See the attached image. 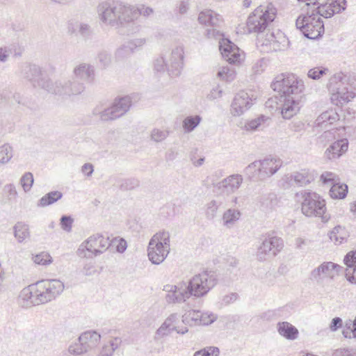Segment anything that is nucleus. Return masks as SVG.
I'll list each match as a JSON object with an SVG mask.
<instances>
[{
  "instance_id": "obj_1",
  "label": "nucleus",
  "mask_w": 356,
  "mask_h": 356,
  "mask_svg": "<svg viewBox=\"0 0 356 356\" xmlns=\"http://www.w3.org/2000/svg\"><path fill=\"white\" fill-rule=\"evenodd\" d=\"M273 90L284 99L281 113L284 119H291L298 113L303 99V81L295 74H280L271 83Z\"/></svg>"
},
{
  "instance_id": "obj_2",
  "label": "nucleus",
  "mask_w": 356,
  "mask_h": 356,
  "mask_svg": "<svg viewBox=\"0 0 356 356\" xmlns=\"http://www.w3.org/2000/svg\"><path fill=\"white\" fill-rule=\"evenodd\" d=\"M137 13L136 6L120 1H103L97 6L99 22L115 29L127 27Z\"/></svg>"
},
{
  "instance_id": "obj_3",
  "label": "nucleus",
  "mask_w": 356,
  "mask_h": 356,
  "mask_svg": "<svg viewBox=\"0 0 356 356\" xmlns=\"http://www.w3.org/2000/svg\"><path fill=\"white\" fill-rule=\"evenodd\" d=\"M243 179L242 175L234 174L217 183H212L214 198L205 205V216L209 220H213L220 207L227 206L229 196L237 191Z\"/></svg>"
},
{
  "instance_id": "obj_4",
  "label": "nucleus",
  "mask_w": 356,
  "mask_h": 356,
  "mask_svg": "<svg viewBox=\"0 0 356 356\" xmlns=\"http://www.w3.org/2000/svg\"><path fill=\"white\" fill-rule=\"evenodd\" d=\"M64 289L59 280H42L29 286L25 296L34 305L44 304L55 299Z\"/></svg>"
},
{
  "instance_id": "obj_5",
  "label": "nucleus",
  "mask_w": 356,
  "mask_h": 356,
  "mask_svg": "<svg viewBox=\"0 0 356 356\" xmlns=\"http://www.w3.org/2000/svg\"><path fill=\"white\" fill-rule=\"evenodd\" d=\"M170 233L166 231L156 233L150 239L147 247L149 261L156 265L161 264L170 252Z\"/></svg>"
},
{
  "instance_id": "obj_6",
  "label": "nucleus",
  "mask_w": 356,
  "mask_h": 356,
  "mask_svg": "<svg viewBox=\"0 0 356 356\" xmlns=\"http://www.w3.org/2000/svg\"><path fill=\"white\" fill-rule=\"evenodd\" d=\"M216 274L213 271H204L185 282L189 296L201 298L208 293L217 284Z\"/></svg>"
},
{
  "instance_id": "obj_7",
  "label": "nucleus",
  "mask_w": 356,
  "mask_h": 356,
  "mask_svg": "<svg viewBox=\"0 0 356 356\" xmlns=\"http://www.w3.org/2000/svg\"><path fill=\"white\" fill-rule=\"evenodd\" d=\"M84 89L85 87L83 83L74 79L60 78L53 81L50 78H48L43 90L49 93L64 98L72 95H78Z\"/></svg>"
},
{
  "instance_id": "obj_8",
  "label": "nucleus",
  "mask_w": 356,
  "mask_h": 356,
  "mask_svg": "<svg viewBox=\"0 0 356 356\" xmlns=\"http://www.w3.org/2000/svg\"><path fill=\"white\" fill-rule=\"evenodd\" d=\"M184 47L177 46L174 48L168 60L163 56L154 60V67L158 72H163L165 69L171 76H178L184 66Z\"/></svg>"
},
{
  "instance_id": "obj_9",
  "label": "nucleus",
  "mask_w": 356,
  "mask_h": 356,
  "mask_svg": "<svg viewBox=\"0 0 356 356\" xmlns=\"http://www.w3.org/2000/svg\"><path fill=\"white\" fill-rule=\"evenodd\" d=\"M346 74L337 73L332 76L327 84L332 102L336 104H344L354 98L353 92L348 90Z\"/></svg>"
},
{
  "instance_id": "obj_10",
  "label": "nucleus",
  "mask_w": 356,
  "mask_h": 356,
  "mask_svg": "<svg viewBox=\"0 0 356 356\" xmlns=\"http://www.w3.org/2000/svg\"><path fill=\"white\" fill-rule=\"evenodd\" d=\"M111 244V242L108 236L95 234L79 245L76 254L81 258H92L104 252Z\"/></svg>"
},
{
  "instance_id": "obj_11",
  "label": "nucleus",
  "mask_w": 356,
  "mask_h": 356,
  "mask_svg": "<svg viewBox=\"0 0 356 356\" xmlns=\"http://www.w3.org/2000/svg\"><path fill=\"white\" fill-rule=\"evenodd\" d=\"M275 9L272 6L257 7L248 17L247 29L249 33H261L275 17Z\"/></svg>"
},
{
  "instance_id": "obj_12",
  "label": "nucleus",
  "mask_w": 356,
  "mask_h": 356,
  "mask_svg": "<svg viewBox=\"0 0 356 356\" xmlns=\"http://www.w3.org/2000/svg\"><path fill=\"white\" fill-rule=\"evenodd\" d=\"M302 213L307 217H319L323 222H327L330 216L325 213V200L316 193L305 192L302 195L301 204Z\"/></svg>"
},
{
  "instance_id": "obj_13",
  "label": "nucleus",
  "mask_w": 356,
  "mask_h": 356,
  "mask_svg": "<svg viewBox=\"0 0 356 356\" xmlns=\"http://www.w3.org/2000/svg\"><path fill=\"white\" fill-rule=\"evenodd\" d=\"M296 26L309 39H316L324 32L323 22L320 17L315 16L314 11L307 15L299 16Z\"/></svg>"
},
{
  "instance_id": "obj_14",
  "label": "nucleus",
  "mask_w": 356,
  "mask_h": 356,
  "mask_svg": "<svg viewBox=\"0 0 356 356\" xmlns=\"http://www.w3.org/2000/svg\"><path fill=\"white\" fill-rule=\"evenodd\" d=\"M17 73L20 78L30 82L34 88L42 89H44L49 78L40 66L29 63L21 64Z\"/></svg>"
},
{
  "instance_id": "obj_15",
  "label": "nucleus",
  "mask_w": 356,
  "mask_h": 356,
  "mask_svg": "<svg viewBox=\"0 0 356 356\" xmlns=\"http://www.w3.org/2000/svg\"><path fill=\"white\" fill-rule=\"evenodd\" d=\"M131 106V98L128 96L116 98L112 105L102 111L97 113L95 109L94 114L99 115L103 121L113 120L124 115Z\"/></svg>"
},
{
  "instance_id": "obj_16",
  "label": "nucleus",
  "mask_w": 356,
  "mask_h": 356,
  "mask_svg": "<svg viewBox=\"0 0 356 356\" xmlns=\"http://www.w3.org/2000/svg\"><path fill=\"white\" fill-rule=\"evenodd\" d=\"M100 339V334L96 331H86L79 337V343L70 346V351L76 355L86 353L97 347Z\"/></svg>"
},
{
  "instance_id": "obj_17",
  "label": "nucleus",
  "mask_w": 356,
  "mask_h": 356,
  "mask_svg": "<svg viewBox=\"0 0 356 356\" xmlns=\"http://www.w3.org/2000/svg\"><path fill=\"white\" fill-rule=\"evenodd\" d=\"M198 21L200 24L211 26L213 28L207 30V35L209 38H215L221 40L222 33L217 30V27L220 26L222 19L218 14L214 13L211 10H205L199 14Z\"/></svg>"
},
{
  "instance_id": "obj_18",
  "label": "nucleus",
  "mask_w": 356,
  "mask_h": 356,
  "mask_svg": "<svg viewBox=\"0 0 356 356\" xmlns=\"http://www.w3.org/2000/svg\"><path fill=\"white\" fill-rule=\"evenodd\" d=\"M284 247L283 240L277 236L265 238L259 247L257 257L260 261H266L272 254L276 255Z\"/></svg>"
},
{
  "instance_id": "obj_19",
  "label": "nucleus",
  "mask_w": 356,
  "mask_h": 356,
  "mask_svg": "<svg viewBox=\"0 0 356 356\" xmlns=\"http://www.w3.org/2000/svg\"><path fill=\"white\" fill-rule=\"evenodd\" d=\"M261 46L266 47L267 51H284L287 49L289 41L286 35L281 31H277L276 33L274 32L268 33L264 40L260 41Z\"/></svg>"
},
{
  "instance_id": "obj_20",
  "label": "nucleus",
  "mask_w": 356,
  "mask_h": 356,
  "mask_svg": "<svg viewBox=\"0 0 356 356\" xmlns=\"http://www.w3.org/2000/svg\"><path fill=\"white\" fill-rule=\"evenodd\" d=\"M342 269L343 267L333 262H323L318 267L312 270L310 279L320 283L325 277L333 279L339 274Z\"/></svg>"
},
{
  "instance_id": "obj_21",
  "label": "nucleus",
  "mask_w": 356,
  "mask_h": 356,
  "mask_svg": "<svg viewBox=\"0 0 356 356\" xmlns=\"http://www.w3.org/2000/svg\"><path fill=\"white\" fill-rule=\"evenodd\" d=\"M163 291L166 292L165 300L169 304L184 302L190 298L185 282H181L177 285H165Z\"/></svg>"
},
{
  "instance_id": "obj_22",
  "label": "nucleus",
  "mask_w": 356,
  "mask_h": 356,
  "mask_svg": "<svg viewBox=\"0 0 356 356\" xmlns=\"http://www.w3.org/2000/svg\"><path fill=\"white\" fill-rule=\"evenodd\" d=\"M219 49L222 57L229 63H238L243 60V52L228 39L221 38Z\"/></svg>"
},
{
  "instance_id": "obj_23",
  "label": "nucleus",
  "mask_w": 356,
  "mask_h": 356,
  "mask_svg": "<svg viewBox=\"0 0 356 356\" xmlns=\"http://www.w3.org/2000/svg\"><path fill=\"white\" fill-rule=\"evenodd\" d=\"M259 168H258V179L264 180L273 175L282 166V161L275 158H266L259 160Z\"/></svg>"
},
{
  "instance_id": "obj_24",
  "label": "nucleus",
  "mask_w": 356,
  "mask_h": 356,
  "mask_svg": "<svg viewBox=\"0 0 356 356\" xmlns=\"http://www.w3.org/2000/svg\"><path fill=\"white\" fill-rule=\"evenodd\" d=\"M252 105V99L248 92L240 91L238 92L232 104V113L235 116L242 115Z\"/></svg>"
},
{
  "instance_id": "obj_25",
  "label": "nucleus",
  "mask_w": 356,
  "mask_h": 356,
  "mask_svg": "<svg viewBox=\"0 0 356 356\" xmlns=\"http://www.w3.org/2000/svg\"><path fill=\"white\" fill-rule=\"evenodd\" d=\"M348 148L346 138L338 140L331 144L325 152V157L328 160H335L345 154Z\"/></svg>"
},
{
  "instance_id": "obj_26",
  "label": "nucleus",
  "mask_w": 356,
  "mask_h": 356,
  "mask_svg": "<svg viewBox=\"0 0 356 356\" xmlns=\"http://www.w3.org/2000/svg\"><path fill=\"white\" fill-rule=\"evenodd\" d=\"M74 76L86 82H92L95 77L94 67L90 64L82 63L76 66L73 70Z\"/></svg>"
},
{
  "instance_id": "obj_27",
  "label": "nucleus",
  "mask_w": 356,
  "mask_h": 356,
  "mask_svg": "<svg viewBox=\"0 0 356 356\" xmlns=\"http://www.w3.org/2000/svg\"><path fill=\"white\" fill-rule=\"evenodd\" d=\"M277 329L278 333L288 340L293 341L298 337V330L287 321L279 322L277 324Z\"/></svg>"
},
{
  "instance_id": "obj_28",
  "label": "nucleus",
  "mask_w": 356,
  "mask_h": 356,
  "mask_svg": "<svg viewBox=\"0 0 356 356\" xmlns=\"http://www.w3.org/2000/svg\"><path fill=\"white\" fill-rule=\"evenodd\" d=\"M339 120L338 113L334 110H328L322 113L315 120V126L326 128L328 124H332Z\"/></svg>"
},
{
  "instance_id": "obj_29",
  "label": "nucleus",
  "mask_w": 356,
  "mask_h": 356,
  "mask_svg": "<svg viewBox=\"0 0 356 356\" xmlns=\"http://www.w3.org/2000/svg\"><path fill=\"white\" fill-rule=\"evenodd\" d=\"M284 180L289 183V185H297L302 186L310 182V178L307 172H296L293 174H288L284 177Z\"/></svg>"
},
{
  "instance_id": "obj_30",
  "label": "nucleus",
  "mask_w": 356,
  "mask_h": 356,
  "mask_svg": "<svg viewBox=\"0 0 356 356\" xmlns=\"http://www.w3.org/2000/svg\"><path fill=\"white\" fill-rule=\"evenodd\" d=\"M241 216V212L238 209H228L222 214V225L230 229L237 223Z\"/></svg>"
},
{
  "instance_id": "obj_31",
  "label": "nucleus",
  "mask_w": 356,
  "mask_h": 356,
  "mask_svg": "<svg viewBox=\"0 0 356 356\" xmlns=\"http://www.w3.org/2000/svg\"><path fill=\"white\" fill-rule=\"evenodd\" d=\"M344 263L347 266L346 268V277L350 282H355V276L350 275L356 273V251L350 252L344 258Z\"/></svg>"
},
{
  "instance_id": "obj_32",
  "label": "nucleus",
  "mask_w": 356,
  "mask_h": 356,
  "mask_svg": "<svg viewBox=\"0 0 356 356\" xmlns=\"http://www.w3.org/2000/svg\"><path fill=\"white\" fill-rule=\"evenodd\" d=\"M270 119L264 115H261L258 118L248 122L245 128L247 131H259L262 130L268 126Z\"/></svg>"
},
{
  "instance_id": "obj_33",
  "label": "nucleus",
  "mask_w": 356,
  "mask_h": 356,
  "mask_svg": "<svg viewBox=\"0 0 356 356\" xmlns=\"http://www.w3.org/2000/svg\"><path fill=\"white\" fill-rule=\"evenodd\" d=\"M14 236L19 243H23L30 237L29 227L28 225L18 222L13 227Z\"/></svg>"
},
{
  "instance_id": "obj_34",
  "label": "nucleus",
  "mask_w": 356,
  "mask_h": 356,
  "mask_svg": "<svg viewBox=\"0 0 356 356\" xmlns=\"http://www.w3.org/2000/svg\"><path fill=\"white\" fill-rule=\"evenodd\" d=\"M200 311L191 309L184 313L182 316V322L189 326L200 325Z\"/></svg>"
},
{
  "instance_id": "obj_35",
  "label": "nucleus",
  "mask_w": 356,
  "mask_h": 356,
  "mask_svg": "<svg viewBox=\"0 0 356 356\" xmlns=\"http://www.w3.org/2000/svg\"><path fill=\"white\" fill-rule=\"evenodd\" d=\"M62 197L63 193L60 191H56L49 192L39 200L38 206L45 207L57 202L58 200L61 199Z\"/></svg>"
},
{
  "instance_id": "obj_36",
  "label": "nucleus",
  "mask_w": 356,
  "mask_h": 356,
  "mask_svg": "<svg viewBox=\"0 0 356 356\" xmlns=\"http://www.w3.org/2000/svg\"><path fill=\"white\" fill-rule=\"evenodd\" d=\"M348 193V186L345 184H334L330 190V195L333 199H343Z\"/></svg>"
},
{
  "instance_id": "obj_37",
  "label": "nucleus",
  "mask_w": 356,
  "mask_h": 356,
  "mask_svg": "<svg viewBox=\"0 0 356 356\" xmlns=\"http://www.w3.org/2000/svg\"><path fill=\"white\" fill-rule=\"evenodd\" d=\"M348 234L345 227L340 225L336 226L330 233V238L336 243H341L348 237Z\"/></svg>"
},
{
  "instance_id": "obj_38",
  "label": "nucleus",
  "mask_w": 356,
  "mask_h": 356,
  "mask_svg": "<svg viewBox=\"0 0 356 356\" xmlns=\"http://www.w3.org/2000/svg\"><path fill=\"white\" fill-rule=\"evenodd\" d=\"M201 120L200 115L188 116L183 121V128L186 132H191L199 125Z\"/></svg>"
},
{
  "instance_id": "obj_39",
  "label": "nucleus",
  "mask_w": 356,
  "mask_h": 356,
  "mask_svg": "<svg viewBox=\"0 0 356 356\" xmlns=\"http://www.w3.org/2000/svg\"><path fill=\"white\" fill-rule=\"evenodd\" d=\"M314 11L316 17L322 16L325 18H330L335 14L328 3L321 4Z\"/></svg>"
},
{
  "instance_id": "obj_40",
  "label": "nucleus",
  "mask_w": 356,
  "mask_h": 356,
  "mask_svg": "<svg viewBox=\"0 0 356 356\" xmlns=\"http://www.w3.org/2000/svg\"><path fill=\"white\" fill-rule=\"evenodd\" d=\"M33 261L39 265H49L52 263L53 259L51 255L45 252H40L33 257Z\"/></svg>"
},
{
  "instance_id": "obj_41",
  "label": "nucleus",
  "mask_w": 356,
  "mask_h": 356,
  "mask_svg": "<svg viewBox=\"0 0 356 356\" xmlns=\"http://www.w3.org/2000/svg\"><path fill=\"white\" fill-rule=\"evenodd\" d=\"M258 168H259V161H255L244 169V173L251 179H258Z\"/></svg>"
},
{
  "instance_id": "obj_42",
  "label": "nucleus",
  "mask_w": 356,
  "mask_h": 356,
  "mask_svg": "<svg viewBox=\"0 0 356 356\" xmlns=\"http://www.w3.org/2000/svg\"><path fill=\"white\" fill-rule=\"evenodd\" d=\"M342 334L345 338H356V327L353 321L349 320L346 322Z\"/></svg>"
},
{
  "instance_id": "obj_43",
  "label": "nucleus",
  "mask_w": 356,
  "mask_h": 356,
  "mask_svg": "<svg viewBox=\"0 0 356 356\" xmlns=\"http://www.w3.org/2000/svg\"><path fill=\"white\" fill-rule=\"evenodd\" d=\"M34 179L31 172H26L20 179V184L25 192H28L31 190Z\"/></svg>"
},
{
  "instance_id": "obj_44",
  "label": "nucleus",
  "mask_w": 356,
  "mask_h": 356,
  "mask_svg": "<svg viewBox=\"0 0 356 356\" xmlns=\"http://www.w3.org/2000/svg\"><path fill=\"white\" fill-rule=\"evenodd\" d=\"M169 135V131L167 130H161L159 129H154L151 131L150 137L152 140L156 143L162 142Z\"/></svg>"
},
{
  "instance_id": "obj_45",
  "label": "nucleus",
  "mask_w": 356,
  "mask_h": 356,
  "mask_svg": "<svg viewBox=\"0 0 356 356\" xmlns=\"http://www.w3.org/2000/svg\"><path fill=\"white\" fill-rule=\"evenodd\" d=\"M11 147L4 145L0 147V165L8 162L12 158Z\"/></svg>"
},
{
  "instance_id": "obj_46",
  "label": "nucleus",
  "mask_w": 356,
  "mask_h": 356,
  "mask_svg": "<svg viewBox=\"0 0 356 356\" xmlns=\"http://www.w3.org/2000/svg\"><path fill=\"white\" fill-rule=\"evenodd\" d=\"M328 3L333 11H334L335 14L342 13L346 9L347 7L346 0H331V1Z\"/></svg>"
},
{
  "instance_id": "obj_47",
  "label": "nucleus",
  "mask_w": 356,
  "mask_h": 356,
  "mask_svg": "<svg viewBox=\"0 0 356 356\" xmlns=\"http://www.w3.org/2000/svg\"><path fill=\"white\" fill-rule=\"evenodd\" d=\"M133 52L134 51L130 49V46L126 42L116 50L115 56L116 59L122 60Z\"/></svg>"
},
{
  "instance_id": "obj_48",
  "label": "nucleus",
  "mask_w": 356,
  "mask_h": 356,
  "mask_svg": "<svg viewBox=\"0 0 356 356\" xmlns=\"http://www.w3.org/2000/svg\"><path fill=\"white\" fill-rule=\"evenodd\" d=\"M96 60L102 66L105 67L111 63V56L108 51L102 50L98 53Z\"/></svg>"
},
{
  "instance_id": "obj_49",
  "label": "nucleus",
  "mask_w": 356,
  "mask_h": 356,
  "mask_svg": "<svg viewBox=\"0 0 356 356\" xmlns=\"http://www.w3.org/2000/svg\"><path fill=\"white\" fill-rule=\"evenodd\" d=\"M328 72L327 68L325 67H314L308 71L307 76L309 78L318 80Z\"/></svg>"
},
{
  "instance_id": "obj_50",
  "label": "nucleus",
  "mask_w": 356,
  "mask_h": 356,
  "mask_svg": "<svg viewBox=\"0 0 356 356\" xmlns=\"http://www.w3.org/2000/svg\"><path fill=\"white\" fill-rule=\"evenodd\" d=\"M217 319V316L211 312H202L200 311V325H207Z\"/></svg>"
},
{
  "instance_id": "obj_51",
  "label": "nucleus",
  "mask_w": 356,
  "mask_h": 356,
  "mask_svg": "<svg viewBox=\"0 0 356 356\" xmlns=\"http://www.w3.org/2000/svg\"><path fill=\"white\" fill-rule=\"evenodd\" d=\"M262 205L266 208L273 209L277 203L276 195L273 193L268 194L266 197H262Z\"/></svg>"
},
{
  "instance_id": "obj_52",
  "label": "nucleus",
  "mask_w": 356,
  "mask_h": 356,
  "mask_svg": "<svg viewBox=\"0 0 356 356\" xmlns=\"http://www.w3.org/2000/svg\"><path fill=\"white\" fill-rule=\"evenodd\" d=\"M219 350L216 347H208L196 351L193 356H218Z\"/></svg>"
},
{
  "instance_id": "obj_53",
  "label": "nucleus",
  "mask_w": 356,
  "mask_h": 356,
  "mask_svg": "<svg viewBox=\"0 0 356 356\" xmlns=\"http://www.w3.org/2000/svg\"><path fill=\"white\" fill-rule=\"evenodd\" d=\"M73 221L74 220L71 216H63L60 220L61 228L67 232H71Z\"/></svg>"
},
{
  "instance_id": "obj_54",
  "label": "nucleus",
  "mask_w": 356,
  "mask_h": 356,
  "mask_svg": "<svg viewBox=\"0 0 356 356\" xmlns=\"http://www.w3.org/2000/svg\"><path fill=\"white\" fill-rule=\"evenodd\" d=\"M137 15L133 17V23L134 21L138 17L139 15H143L144 17H149L153 14L154 10L150 7H146L145 6H141L140 8L136 7Z\"/></svg>"
},
{
  "instance_id": "obj_55",
  "label": "nucleus",
  "mask_w": 356,
  "mask_h": 356,
  "mask_svg": "<svg viewBox=\"0 0 356 356\" xmlns=\"http://www.w3.org/2000/svg\"><path fill=\"white\" fill-rule=\"evenodd\" d=\"M79 34L84 38L90 36L92 33V29L90 26L86 23H79L77 24Z\"/></svg>"
},
{
  "instance_id": "obj_56",
  "label": "nucleus",
  "mask_w": 356,
  "mask_h": 356,
  "mask_svg": "<svg viewBox=\"0 0 356 356\" xmlns=\"http://www.w3.org/2000/svg\"><path fill=\"white\" fill-rule=\"evenodd\" d=\"M337 177L336 175L331 172H325L321 175V180L325 184H332V186L334 184L335 178Z\"/></svg>"
},
{
  "instance_id": "obj_57",
  "label": "nucleus",
  "mask_w": 356,
  "mask_h": 356,
  "mask_svg": "<svg viewBox=\"0 0 356 356\" xmlns=\"http://www.w3.org/2000/svg\"><path fill=\"white\" fill-rule=\"evenodd\" d=\"M131 51H134L136 48L143 46L146 43L145 38H136L127 42Z\"/></svg>"
},
{
  "instance_id": "obj_58",
  "label": "nucleus",
  "mask_w": 356,
  "mask_h": 356,
  "mask_svg": "<svg viewBox=\"0 0 356 356\" xmlns=\"http://www.w3.org/2000/svg\"><path fill=\"white\" fill-rule=\"evenodd\" d=\"M238 295L236 293H231L227 295H225L222 298V304L224 305H228L231 303L234 302L238 299Z\"/></svg>"
},
{
  "instance_id": "obj_59",
  "label": "nucleus",
  "mask_w": 356,
  "mask_h": 356,
  "mask_svg": "<svg viewBox=\"0 0 356 356\" xmlns=\"http://www.w3.org/2000/svg\"><path fill=\"white\" fill-rule=\"evenodd\" d=\"M222 90L219 86L213 88L207 95V98L210 100L216 99L222 97Z\"/></svg>"
},
{
  "instance_id": "obj_60",
  "label": "nucleus",
  "mask_w": 356,
  "mask_h": 356,
  "mask_svg": "<svg viewBox=\"0 0 356 356\" xmlns=\"http://www.w3.org/2000/svg\"><path fill=\"white\" fill-rule=\"evenodd\" d=\"M346 78L348 79L347 81L348 89L353 92L355 97L356 95V76L346 75Z\"/></svg>"
},
{
  "instance_id": "obj_61",
  "label": "nucleus",
  "mask_w": 356,
  "mask_h": 356,
  "mask_svg": "<svg viewBox=\"0 0 356 356\" xmlns=\"http://www.w3.org/2000/svg\"><path fill=\"white\" fill-rule=\"evenodd\" d=\"M118 243L117 245H116V250L120 252V253H122L124 252L126 249H127V241L123 239V238H120V239H114L112 241V243Z\"/></svg>"
},
{
  "instance_id": "obj_62",
  "label": "nucleus",
  "mask_w": 356,
  "mask_h": 356,
  "mask_svg": "<svg viewBox=\"0 0 356 356\" xmlns=\"http://www.w3.org/2000/svg\"><path fill=\"white\" fill-rule=\"evenodd\" d=\"M11 54V49L9 47H0V61L6 62Z\"/></svg>"
},
{
  "instance_id": "obj_63",
  "label": "nucleus",
  "mask_w": 356,
  "mask_h": 356,
  "mask_svg": "<svg viewBox=\"0 0 356 356\" xmlns=\"http://www.w3.org/2000/svg\"><path fill=\"white\" fill-rule=\"evenodd\" d=\"M342 326V320L339 317L334 318L330 325V329L332 332L337 331L339 327Z\"/></svg>"
},
{
  "instance_id": "obj_64",
  "label": "nucleus",
  "mask_w": 356,
  "mask_h": 356,
  "mask_svg": "<svg viewBox=\"0 0 356 356\" xmlns=\"http://www.w3.org/2000/svg\"><path fill=\"white\" fill-rule=\"evenodd\" d=\"M170 333V327L168 325V323L165 322L161 325V327L156 331V334L161 337L168 335Z\"/></svg>"
}]
</instances>
